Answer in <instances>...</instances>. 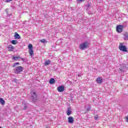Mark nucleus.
<instances>
[{"label": "nucleus", "instance_id": "nucleus-21", "mask_svg": "<svg viewBox=\"0 0 128 128\" xmlns=\"http://www.w3.org/2000/svg\"><path fill=\"white\" fill-rule=\"evenodd\" d=\"M40 42H42V43L46 42V39L44 38V39L41 40Z\"/></svg>", "mask_w": 128, "mask_h": 128}, {"label": "nucleus", "instance_id": "nucleus-25", "mask_svg": "<svg viewBox=\"0 0 128 128\" xmlns=\"http://www.w3.org/2000/svg\"><path fill=\"white\" fill-rule=\"evenodd\" d=\"M22 60H23V62H24V58H21Z\"/></svg>", "mask_w": 128, "mask_h": 128}, {"label": "nucleus", "instance_id": "nucleus-20", "mask_svg": "<svg viewBox=\"0 0 128 128\" xmlns=\"http://www.w3.org/2000/svg\"><path fill=\"white\" fill-rule=\"evenodd\" d=\"M125 120L126 122H128V116L125 117Z\"/></svg>", "mask_w": 128, "mask_h": 128}, {"label": "nucleus", "instance_id": "nucleus-8", "mask_svg": "<svg viewBox=\"0 0 128 128\" xmlns=\"http://www.w3.org/2000/svg\"><path fill=\"white\" fill-rule=\"evenodd\" d=\"M68 122L70 124H74V118L72 116H69L68 118Z\"/></svg>", "mask_w": 128, "mask_h": 128}, {"label": "nucleus", "instance_id": "nucleus-7", "mask_svg": "<svg viewBox=\"0 0 128 128\" xmlns=\"http://www.w3.org/2000/svg\"><path fill=\"white\" fill-rule=\"evenodd\" d=\"M64 90V86H60L58 88V91L59 92H62Z\"/></svg>", "mask_w": 128, "mask_h": 128}, {"label": "nucleus", "instance_id": "nucleus-12", "mask_svg": "<svg viewBox=\"0 0 128 128\" xmlns=\"http://www.w3.org/2000/svg\"><path fill=\"white\" fill-rule=\"evenodd\" d=\"M96 82L97 84H102V78L101 77H98L96 78Z\"/></svg>", "mask_w": 128, "mask_h": 128}, {"label": "nucleus", "instance_id": "nucleus-2", "mask_svg": "<svg viewBox=\"0 0 128 128\" xmlns=\"http://www.w3.org/2000/svg\"><path fill=\"white\" fill-rule=\"evenodd\" d=\"M88 48V42H84L82 44H80L79 46V48L82 50H86Z\"/></svg>", "mask_w": 128, "mask_h": 128}, {"label": "nucleus", "instance_id": "nucleus-24", "mask_svg": "<svg viewBox=\"0 0 128 128\" xmlns=\"http://www.w3.org/2000/svg\"><path fill=\"white\" fill-rule=\"evenodd\" d=\"M77 2H84V0H76Z\"/></svg>", "mask_w": 128, "mask_h": 128}, {"label": "nucleus", "instance_id": "nucleus-11", "mask_svg": "<svg viewBox=\"0 0 128 128\" xmlns=\"http://www.w3.org/2000/svg\"><path fill=\"white\" fill-rule=\"evenodd\" d=\"M14 36L15 38V40H20L21 38L20 34L16 32H15Z\"/></svg>", "mask_w": 128, "mask_h": 128}, {"label": "nucleus", "instance_id": "nucleus-14", "mask_svg": "<svg viewBox=\"0 0 128 128\" xmlns=\"http://www.w3.org/2000/svg\"><path fill=\"white\" fill-rule=\"evenodd\" d=\"M20 56H12V60H20Z\"/></svg>", "mask_w": 128, "mask_h": 128}, {"label": "nucleus", "instance_id": "nucleus-19", "mask_svg": "<svg viewBox=\"0 0 128 128\" xmlns=\"http://www.w3.org/2000/svg\"><path fill=\"white\" fill-rule=\"evenodd\" d=\"M124 36H125V39L126 38H128V32L125 33V34H124Z\"/></svg>", "mask_w": 128, "mask_h": 128}, {"label": "nucleus", "instance_id": "nucleus-13", "mask_svg": "<svg viewBox=\"0 0 128 128\" xmlns=\"http://www.w3.org/2000/svg\"><path fill=\"white\" fill-rule=\"evenodd\" d=\"M49 82H50V84H54L56 83V80H54V78H52L50 79Z\"/></svg>", "mask_w": 128, "mask_h": 128}, {"label": "nucleus", "instance_id": "nucleus-16", "mask_svg": "<svg viewBox=\"0 0 128 128\" xmlns=\"http://www.w3.org/2000/svg\"><path fill=\"white\" fill-rule=\"evenodd\" d=\"M0 102L1 104H2V106H4V104H6V102L2 98H0Z\"/></svg>", "mask_w": 128, "mask_h": 128}, {"label": "nucleus", "instance_id": "nucleus-17", "mask_svg": "<svg viewBox=\"0 0 128 128\" xmlns=\"http://www.w3.org/2000/svg\"><path fill=\"white\" fill-rule=\"evenodd\" d=\"M11 44H18V40H12L11 42Z\"/></svg>", "mask_w": 128, "mask_h": 128}, {"label": "nucleus", "instance_id": "nucleus-5", "mask_svg": "<svg viewBox=\"0 0 128 128\" xmlns=\"http://www.w3.org/2000/svg\"><path fill=\"white\" fill-rule=\"evenodd\" d=\"M28 48L29 50V54L31 56H34V47H32V44H29L28 46Z\"/></svg>", "mask_w": 128, "mask_h": 128}, {"label": "nucleus", "instance_id": "nucleus-6", "mask_svg": "<svg viewBox=\"0 0 128 128\" xmlns=\"http://www.w3.org/2000/svg\"><path fill=\"white\" fill-rule=\"evenodd\" d=\"M124 30V26L122 25H118L116 27V30L118 34H120V32H122V30Z\"/></svg>", "mask_w": 128, "mask_h": 128}, {"label": "nucleus", "instance_id": "nucleus-18", "mask_svg": "<svg viewBox=\"0 0 128 128\" xmlns=\"http://www.w3.org/2000/svg\"><path fill=\"white\" fill-rule=\"evenodd\" d=\"M18 64H20V62H15L14 64L12 65V68H16V66Z\"/></svg>", "mask_w": 128, "mask_h": 128}, {"label": "nucleus", "instance_id": "nucleus-23", "mask_svg": "<svg viewBox=\"0 0 128 128\" xmlns=\"http://www.w3.org/2000/svg\"><path fill=\"white\" fill-rule=\"evenodd\" d=\"M12 0H6V2H12Z\"/></svg>", "mask_w": 128, "mask_h": 128}, {"label": "nucleus", "instance_id": "nucleus-22", "mask_svg": "<svg viewBox=\"0 0 128 128\" xmlns=\"http://www.w3.org/2000/svg\"><path fill=\"white\" fill-rule=\"evenodd\" d=\"M94 118L95 120H98V115H96V116H94Z\"/></svg>", "mask_w": 128, "mask_h": 128}, {"label": "nucleus", "instance_id": "nucleus-4", "mask_svg": "<svg viewBox=\"0 0 128 128\" xmlns=\"http://www.w3.org/2000/svg\"><path fill=\"white\" fill-rule=\"evenodd\" d=\"M118 48L121 52H127L128 49L126 48V46H124L122 42L120 43V46H118Z\"/></svg>", "mask_w": 128, "mask_h": 128}, {"label": "nucleus", "instance_id": "nucleus-1", "mask_svg": "<svg viewBox=\"0 0 128 128\" xmlns=\"http://www.w3.org/2000/svg\"><path fill=\"white\" fill-rule=\"evenodd\" d=\"M31 98L32 102H34L38 101V95L36 94V92L32 90L30 91Z\"/></svg>", "mask_w": 128, "mask_h": 128}, {"label": "nucleus", "instance_id": "nucleus-15", "mask_svg": "<svg viewBox=\"0 0 128 128\" xmlns=\"http://www.w3.org/2000/svg\"><path fill=\"white\" fill-rule=\"evenodd\" d=\"M44 64L46 66H48L49 64H50V60H47L46 61Z\"/></svg>", "mask_w": 128, "mask_h": 128}, {"label": "nucleus", "instance_id": "nucleus-27", "mask_svg": "<svg viewBox=\"0 0 128 128\" xmlns=\"http://www.w3.org/2000/svg\"><path fill=\"white\" fill-rule=\"evenodd\" d=\"M0 128H2V127L0 126Z\"/></svg>", "mask_w": 128, "mask_h": 128}, {"label": "nucleus", "instance_id": "nucleus-26", "mask_svg": "<svg viewBox=\"0 0 128 128\" xmlns=\"http://www.w3.org/2000/svg\"><path fill=\"white\" fill-rule=\"evenodd\" d=\"M26 108H28V107H26V106H24V110H26Z\"/></svg>", "mask_w": 128, "mask_h": 128}, {"label": "nucleus", "instance_id": "nucleus-9", "mask_svg": "<svg viewBox=\"0 0 128 128\" xmlns=\"http://www.w3.org/2000/svg\"><path fill=\"white\" fill-rule=\"evenodd\" d=\"M66 114L67 116H70L72 114V108L68 107L67 110V112H66Z\"/></svg>", "mask_w": 128, "mask_h": 128}, {"label": "nucleus", "instance_id": "nucleus-3", "mask_svg": "<svg viewBox=\"0 0 128 128\" xmlns=\"http://www.w3.org/2000/svg\"><path fill=\"white\" fill-rule=\"evenodd\" d=\"M24 72V67L22 66H18L14 70V74H20V72Z\"/></svg>", "mask_w": 128, "mask_h": 128}, {"label": "nucleus", "instance_id": "nucleus-10", "mask_svg": "<svg viewBox=\"0 0 128 128\" xmlns=\"http://www.w3.org/2000/svg\"><path fill=\"white\" fill-rule=\"evenodd\" d=\"M14 46L12 44H9L8 46V52H12V50H14Z\"/></svg>", "mask_w": 128, "mask_h": 128}]
</instances>
